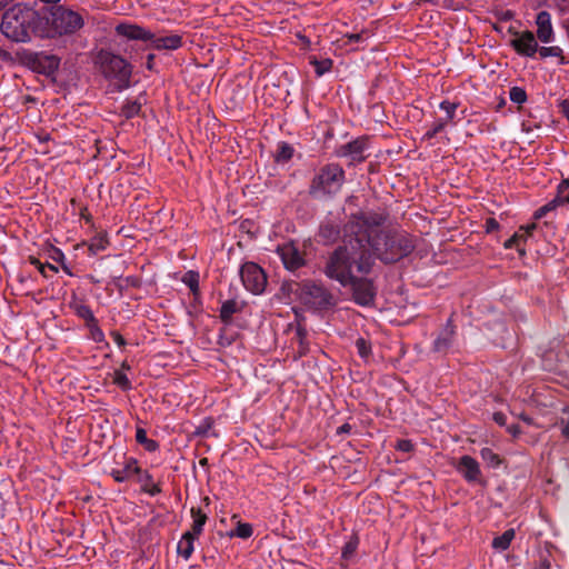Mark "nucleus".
<instances>
[{"label":"nucleus","instance_id":"32","mask_svg":"<svg viewBox=\"0 0 569 569\" xmlns=\"http://www.w3.org/2000/svg\"><path fill=\"white\" fill-rule=\"evenodd\" d=\"M252 533H253V528L250 523L238 521L234 530H232L229 533V536L238 537L241 539H248L252 536Z\"/></svg>","mask_w":569,"mask_h":569},{"label":"nucleus","instance_id":"20","mask_svg":"<svg viewBox=\"0 0 569 569\" xmlns=\"http://www.w3.org/2000/svg\"><path fill=\"white\" fill-rule=\"evenodd\" d=\"M340 226L333 220H327L320 226L319 236L325 242L331 243L340 237Z\"/></svg>","mask_w":569,"mask_h":569},{"label":"nucleus","instance_id":"33","mask_svg":"<svg viewBox=\"0 0 569 569\" xmlns=\"http://www.w3.org/2000/svg\"><path fill=\"white\" fill-rule=\"evenodd\" d=\"M538 52L541 59H546L548 57H557L560 58V63H566L565 58L562 56V49L558 46L552 47H538Z\"/></svg>","mask_w":569,"mask_h":569},{"label":"nucleus","instance_id":"21","mask_svg":"<svg viewBox=\"0 0 569 569\" xmlns=\"http://www.w3.org/2000/svg\"><path fill=\"white\" fill-rule=\"evenodd\" d=\"M198 537H196L190 531L184 532L177 546L178 555L188 560L193 553V542Z\"/></svg>","mask_w":569,"mask_h":569},{"label":"nucleus","instance_id":"23","mask_svg":"<svg viewBox=\"0 0 569 569\" xmlns=\"http://www.w3.org/2000/svg\"><path fill=\"white\" fill-rule=\"evenodd\" d=\"M70 308L73 310L76 316L83 319L86 321V326L90 322H93L97 318L94 317L90 307L86 303H82L78 300H72L70 302Z\"/></svg>","mask_w":569,"mask_h":569},{"label":"nucleus","instance_id":"31","mask_svg":"<svg viewBox=\"0 0 569 569\" xmlns=\"http://www.w3.org/2000/svg\"><path fill=\"white\" fill-rule=\"evenodd\" d=\"M310 64L313 66L317 77H321L331 70L333 62L329 58L318 60L316 57H312L310 58Z\"/></svg>","mask_w":569,"mask_h":569},{"label":"nucleus","instance_id":"3","mask_svg":"<svg viewBox=\"0 0 569 569\" xmlns=\"http://www.w3.org/2000/svg\"><path fill=\"white\" fill-rule=\"evenodd\" d=\"M117 36L128 40L149 42V48L153 50H177L182 47V36L178 33L169 36H156L149 29L136 23L122 22L116 26Z\"/></svg>","mask_w":569,"mask_h":569},{"label":"nucleus","instance_id":"18","mask_svg":"<svg viewBox=\"0 0 569 569\" xmlns=\"http://www.w3.org/2000/svg\"><path fill=\"white\" fill-rule=\"evenodd\" d=\"M141 472L138 461L134 458H127L122 469H112L110 475L117 482H124L133 475Z\"/></svg>","mask_w":569,"mask_h":569},{"label":"nucleus","instance_id":"26","mask_svg":"<svg viewBox=\"0 0 569 569\" xmlns=\"http://www.w3.org/2000/svg\"><path fill=\"white\" fill-rule=\"evenodd\" d=\"M295 149L288 142L281 141L278 143L274 160L278 163H284L291 160L293 157Z\"/></svg>","mask_w":569,"mask_h":569},{"label":"nucleus","instance_id":"57","mask_svg":"<svg viewBox=\"0 0 569 569\" xmlns=\"http://www.w3.org/2000/svg\"><path fill=\"white\" fill-rule=\"evenodd\" d=\"M513 18V12L510 11V10H506L501 13L500 16V19L501 20H505V21H508V20H511Z\"/></svg>","mask_w":569,"mask_h":569},{"label":"nucleus","instance_id":"27","mask_svg":"<svg viewBox=\"0 0 569 569\" xmlns=\"http://www.w3.org/2000/svg\"><path fill=\"white\" fill-rule=\"evenodd\" d=\"M136 441L149 452H154L159 448V443L156 440L147 437V431L143 428H137Z\"/></svg>","mask_w":569,"mask_h":569},{"label":"nucleus","instance_id":"51","mask_svg":"<svg viewBox=\"0 0 569 569\" xmlns=\"http://www.w3.org/2000/svg\"><path fill=\"white\" fill-rule=\"evenodd\" d=\"M493 420H495L498 425H500V426H505V425H506V422H507V417H506V415H505V413H502V412H495V413H493Z\"/></svg>","mask_w":569,"mask_h":569},{"label":"nucleus","instance_id":"44","mask_svg":"<svg viewBox=\"0 0 569 569\" xmlns=\"http://www.w3.org/2000/svg\"><path fill=\"white\" fill-rule=\"evenodd\" d=\"M356 347L360 357L366 358L371 352L370 343L363 338H359L356 341Z\"/></svg>","mask_w":569,"mask_h":569},{"label":"nucleus","instance_id":"34","mask_svg":"<svg viewBox=\"0 0 569 569\" xmlns=\"http://www.w3.org/2000/svg\"><path fill=\"white\" fill-rule=\"evenodd\" d=\"M480 457L492 468H497L501 463L499 456L490 448H482L480 450Z\"/></svg>","mask_w":569,"mask_h":569},{"label":"nucleus","instance_id":"35","mask_svg":"<svg viewBox=\"0 0 569 569\" xmlns=\"http://www.w3.org/2000/svg\"><path fill=\"white\" fill-rule=\"evenodd\" d=\"M41 64L48 74H52L59 69L60 58L57 56H44Z\"/></svg>","mask_w":569,"mask_h":569},{"label":"nucleus","instance_id":"42","mask_svg":"<svg viewBox=\"0 0 569 569\" xmlns=\"http://www.w3.org/2000/svg\"><path fill=\"white\" fill-rule=\"evenodd\" d=\"M114 383L120 387L122 390H129L131 389V382L126 373L118 370L114 372Z\"/></svg>","mask_w":569,"mask_h":569},{"label":"nucleus","instance_id":"41","mask_svg":"<svg viewBox=\"0 0 569 569\" xmlns=\"http://www.w3.org/2000/svg\"><path fill=\"white\" fill-rule=\"evenodd\" d=\"M561 203L559 202L558 198L556 197L553 200L549 201L545 206L540 207L533 214L535 219H541L545 217L549 211L555 210L558 206Z\"/></svg>","mask_w":569,"mask_h":569},{"label":"nucleus","instance_id":"7","mask_svg":"<svg viewBox=\"0 0 569 569\" xmlns=\"http://www.w3.org/2000/svg\"><path fill=\"white\" fill-rule=\"evenodd\" d=\"M98 61L104 78L117 80L120 83V88L129 87L132 67L124 58L110 51L101 50Z\"/></svg>","mask_w":569,"mask_h":569},{"label":"nucleus","instance_id":"40","mask_svg":"<svg viewBox=\"0 0 569 569\" xmlns=\"http://www.w3.org/2000/svg\"><path fill=\"white\" fill-rule=\"evenodd\" d=\"M358 538L357 537H353L351 538L349 541H347L342 548V551H341V556L343 559H350L353 553L356 552L357 548H358Z\"/></svg>","mask_w":569,"mask_h":569},{"label":"nucleus","instance_id":"1","mask_svg":"<svg viewBox=\"0 0 569 569\" xmlns=\"http://www.w3.org/2000/svg\"><path fill=\"white\" fill-rule=\"evenodd\" d=\"M386 217L377 212L352 214L347 230L361 237L365 248H369L375 261L389 264L408 257L416 248L415 238L400 230H381Z\"/></svg>","mask_w":569,"mask_h":569},{"label":"nucleus","instance_id":"36","mask_svg":"<svg viewBox=\"0 0 569 569\" xmlns=\"http://www.w3.org/2000/svg\"><path fill=\"white\" fill-rule=\"evenodd\" d=\"M525 241V234L520 232H516L511 238H509L505 242V248L511 249L516 248L520 253H525V249L520 247V244Z\"/></svg>","mask_w":569,"mask_h":569},{"label":"nucleus","instance_id":"55","mask_svg":"<svg viewBox=\"0 0 569 569\" xmlns=\"http://www.w3.org/2000/svg\"><path fill=\"white\" fill-rule=\"evenodd\" d=\"M52 259L62 262L64 259V253L60 249H54V256H52Z\"/></svg>","mask_w":569,"mask_h":569},{"label":"nucleus","instance_id":"60","mask_svg":"<svg viewBox=\"0 0 569 569\" xmlns=\"http://www.w3.org/2000/svg\"><path fill=\"white\" fill-rule=\"evenodd\" d=\"M537 569H550V563H549V561L545 559L543 561H541V562L538 565Z\"/></svg>","mask_w":569,"mask_h":569},{"label":"nucleus","instance_id":"62","mask_svg":"<svg viewBox=\"0 0 569 569\" xmlns=\"http://www.w3.org/2000/svg\"><path fill=\"white\" fill-rule=\"evenodd\" d=\"M41 2L43 3H50V4H56V6H59L58 3L61 1V0H40Z\"/></svg>","mask_w":569,"mask_h":569},{"label":"nucleus","instance_id":"29","mask_svg":"<svg viewBox=\"0 0 569 569\" xmlns=\"http://www.w3.org/2000/svg\"><path fill=\"white\" fill-rule=\"evenodd\" d=\"M142 103L136 99V100H126V102L121 107V113L127 118H133L139 114L141 110Z\"/></svg>","mask_w":569,"mask_h":569},{"label":"nucleus","instance_id":"37","mask_svg":"<svg viewBox=\"0 0 569 569\" xmlns=\"http://www.w3.org/2000/svg\"><path fill=\"white\" fill-rule=\"evenodd\" d=\"M509 98L517 104H522L527 101V92L521 87H512L509 91Z\"/></svg>","mask_w":569,"mask_h":569},{"label":"nucleus","instance_id":"63","mask_svg":"<svg viewBox=\"0 0 569 569\" xmlns=\"http://www.w3.org/2000/svg\"><path fill=\"white\" fill-rule=\"evenodd\" d=\"M47 268L50 269L53 272H58V268L51 263H46Z\"/></svg>","mask_w":569,"mask_h":569},{"label":"nucleus","instance_id":"45","mask_svg":"<svg viewBox=\"0 0 569 569\" xmlns=\"http://www.w3.org/2000/svg\"><path fill=\"white\" fill-rule=\"evenodd\" d=\"M296 336H297V338L299 340V343H300V347L302 349L301 353H305L306 352L305 340H306V337H307V330L303 327L299 326L297 328Z\"/></svg>","mask_w":569,"mask_h":569},{"label":"nucleus","instance_id":"64","mask_svg":"<svg viewBox=\"0 0 569 569\" xmlns=\"http://www.w3.org/2000/svg\"><path fill=\"white\" fill-rule=\"evenodd\" d=\"M121 369H122V370H130V366H129V363H128L127 361H123V362L121 363Z\"/></svg>","mask_w":569,"mask_h":569},{"label":"nucleus","instance_id":"53","mask_svg":"<svg viewBox=\"0 0 569 569\" xmlns=\"http://www.w3.org/2000/svg\"><path fill=\"white\" fill-rule=\"evenodd\" d=\"M561 111L569 121V99L561 102Z\"/></svg>","mask_w":569,"mask_h":569},{"label":"nucleus","instance_id":"30","mask_svg":"<svg viewBox=\"0 0 569 569\" xmlns=\"http://www.w3.org/2000/svg\"><path fill=\"white\" fill-rule=\"evenodd\" d=\"M182 282L190 289L193 296L199 295V273L190 270L182 277Z\"/></svg>","mask_w":569,"mask_h":569},{"label":"nucleus","instance_id":"43","mask_svg":"<svg viewBox=\"0 0 569 569\" xmlns=\"http://www.w3.org/2000/svg\"><path fill=\"white\" fill-rule=\"evenodd\" d=\"M562 417L560 419L561 435L569 440V408L566 407L562 410Z\"/></svg>","mask_w":569,"mask_h":569},{"label":"nucleus","instance_id":"59","mask_svg":"<svg viewBox=\"0 0 569 569\" xmlns=\"http://www.w3.org/2000/svg\"><path fill=\"white\" fill-rule=\"evenodd\" d=\"M81 217L87 221L89 222L90 219H91V216L90 213L88 212V209L87 208H83L82 211H81Z\"/></svg>","mask_w":569,"mask_h":569},{"label":"nucleus","instance_id":"50","mask_svg":"<svg viewBox=\"0 0 569 569\" xmlns=\"http://www.w3.org/2000/svg\"><path fill=\"white\" fill-rule=\"evenodd\" d=\"M111 337L119 347H123L126 345L124 338L118 331H112Z\"/></svg>","mask_w":569,"mask_h":569},{"label":"nucleus","instance_id":"24","mask_svg":"<svg viewBox=\"0 0 569 569\" xmlns=\"http://www.w3.org/2000/svg\"><path fill=\"white\" fill-rule=\"evenodd\" d=\"M191 517H192V531L196 537H199L203 531V526L207 522V515L200 509L192 507L191 510Z\"/></svg>","mask_w":569,"mask_h":569},{"label":"nucleus","instance_id":"11","mask_svg":"<svg viewBox=\"0 0 569 569\" xmlns=\"http://www.w3.org/2000/svg\"><path fill=\"white\" fill-rule=\"evenodd\" d=\"M369 148L368 138L360 137L336 148L338 158H349L350 164H358L366 161V150Z\"/></svg>","mask_w":569,"mask_h":569},{"label":"nucleus","instance_id":"48","mask_svg":"<svg viewBox=\"0 0 569 569\" xmlns=\"http://www.w3.org/2000/svg\"><path fill=\"white\" fill-rule=\"evenodd\" d=\"M537 228V224L536 223H530V224H527V226H522L520 227L519 231L520 233L525 234V241L527 240V238L529 236L532 234L533 230Z\"/></svg>","mask_w":569,"mask_h":569},{"label":"nucleus","instance_id":"52","mask_svg":"<svg viewBox=\"0 0 569 569\" xmlns=\"http://www.w3.org/2000/svg\"><path fill=\"white\" fill-rule=\"evenodd\" d=\"M154 58L156 56L153 53H149L147 56V61H146V68L148 70H153V67H154Z\"/></svg>","mask_w":569,"mask_h":569},{"label":"nucleus","instance_id":"22","mask_svg":"<svg viewBox=\"0 0 569 569\" xmlns=\"http://www.w3.org/2000/svg\"><path fill=\"white\" fill-rule=\"evenodd\" d=\"M138 476V481L141 483V489L143 492L152 497L161 492L160 486L153 481L151 473H149L147 470H141Z\"/></svg>","mask_w":569,"mask_h":569},{"label":"nucleus","instance_id":"5","mask_svg":"<svg viewBox=\"0 0 569 569\" xmlns=\"http://www.w3.org/2000/svg\"><path fill=\"white\" fill-rule=\"evenodd\" d=\"M346 181L343 168L336 162L322 166L315 174L309 187V193L313 197H333L342 188Z\"/></svg>","mask_w":569,"mask_h":569},{"label":"nucleus","instance_id":"10","mask_svg":"<svg viewBox=\"0 0 569 569\" xmlns=\"http://www.w3.org/2000/svg\"><path fill=\"white\" fill-rule=\"evenodd\" d=\"M348 287L351 288L352 298L357 305L370 306L373 303L377 289L372 279L357 273Z\"/></svg>","mask_w":569,"mask_h":569},{"label":"nucleus","instance_id":"28","mask_svg":"<svg viewBox=\"0 0 569 569\" xmlns=\"http://www.w3.org/2000/svg\"><path fill=\"white\" fill-rule=\"evenodd\" d=\"M108 246H109V240H108L107 234L99 233L91 239V241L89 243V251L92 254H97L101 251H104Z\"/></svg>","mask_w":569,"mask_h":569},{"label":"nucleus","instance_id":"12","mask_svg":"<svg viewBox=\"0 0 569 569\" xmlns=\"http://www.w3.org/2000/svg\"><path fill=\"white\" fill-rule=\"evenodd\" d=\"M510 46L515 51L522 57L533 58L538 52V42L532 31L526 30L522 32L515 31Z\"/></svg>","mask_w":569,"mask_h":569},{"label":"nucleus","instance_id":"38","mask_svg":"<svg viewBox=\"0 0 569 569\" xmlns=\"http://www.w3.org/2000/svg\"><path fill=\"white\" fill-rule=\"evenodd\" d=\"M87 328L89 329L90 338L94 342L99 343V342L104 341V333L101 330V328L99 327V323H98L97 319L93 322H90L89 325H87Z\"/></svg>","mask_w":569,"mask_h":569},{"label":"nucleus","instance_id":"8","mask_svg":"<svg viewBox=\"0 0 569 569\" xmlns=\"http://www.w3.org/2000/svg\"><path fill=\"white\" fill-rule=\"evenodd\" d=\"M301 302L311 310L322 311L335 306L332 293L322 284L306 281L300 288Z\"/></svg>","mask_w":569,"mask_h":569},{"label":"nucleus","instance_id":"56","mask_svg":"<svg viewBox=\"0 0 569 569\" xmlns=\"http://www.w3.org/2000/svg\"><path fill=\"white\" fill-rule=\"evenodd\" d=\"M508 431L516 437L520 433V427L519 425H511L508 427Z\"/></svg>","mask_w":569,"mask_h":569},{"label":"nucleus","instance_id":"54","mask_svg":"<svg viewBox=\"0 0 569 569\" xmlns=\"http://www.w3.org/2000/svg\"><path fill=\"white\" fill-rule=\"evenodd\" d=\"M350 43L359 42L362 40V33H351L347 36Z\"/></svg>","mask_w":569,"mask_h":569},{"label":"nucleus","instance_id":"25","mask_svg":"<svg viewBox=\"0 0 569 569\" xmlns=\"http://www.w3.org/2000/svg\"><path fill=\"white\" fill-rule=\"evenodd\" d=\"M515 535V529L506 530L501 536L493 538L491 543L492 548L501 551L507 550L510 547V543L513 540Z\"/></svg>","mask_w":569,"mask_h":569},{"label":"nucleus","instance_id":"9","mask_svg":"<svg viewBox=\"0 0 569 569\" xmlns=\"http://www.w3.org/2000/svg\"><path fill=\"white\" fill-rule=\"evenodd\" d=\"M240 278L243 287L252 295H261L267 286V274L256 262L248 261L240 268Z\"/></svg>","mask_w":569,"mask_h":569},{"label":"nucleus","instance_id":"61","mask_svg":"<svg viewBox=\"0 0 569 569\" xmlns=\"http://www.w3.org/2000/svg\"><path fill=\"white\" fill-rule=\"evenodd\" d=\"M13 0H0V10L6 8L9 3H11Z\"/></svg>","mask_w":569,"mask_h":569},{"label":"nucleus","instance_id":"13","mask_svg":"<svg viewBox=\"0 0 569 569\" xmlns=\"http://www.w3.org/2000/svg\"><path fill=\"white\" fill-rule=\"evenodd\" d=\"M458 107H459V103H457V102H451L448 100H443L442 102H440L439 108L446 112V117L437 119L432 123L431 128L423 134V139L430 140V139L435 138L438 133H440L441 131L445 130V128L448 123L456 124L453 119L456 117Z\"/></svg>","mask_w":569,"mask_h":569},{"label":"nucleus","instance_id":"14","mask_svg":"<svg viewBox=\"0 0 569 569\" xmlns=\"http://www.w3.org/2000/svg\"><path fill=\"white\" fill-rule=\"evenodd\" d=\"M277 252L286 269L290 271H295L306 263L302 253L293 243H286L278 247Z\"/></svg>","mask_w":569,"mask_h":569},{"label":"nucleus","instance_id":"46","mask_svg":"<svg viewBox=\"0 0 569 569\" xmlns=\"http://www.w3.org/2000/svg\"><path fill=\"white\" fill-rule=\"evenodd\" d=\"M396 448L403 452H410L413 449V445L410 440L401 439L397 441Z\"/></svg>","mask_w":569,"mask_h":569},{"label":"nucleus","instance_id":"19","mask_svg":"<svg viewBox=\"0 0 569 569\" xmlns=\"http://www.w3.org/2000/svg\"><path fill=\"white\" fill-rule=\"evenodd\" d=\"M244 302L238 299H228L221 303L219 317L222 322L230 323L233 315L243 310Z\"/></svg>","mask_w":569,"mask_h":569},{"label":"nucleus","instance_id":"47","mask_svg":"<svg viewBox=\"0 0 569 569\" xmlns=\"http://www.w3.org/2000/svg\"><path fill=\"white\" fill-rule=\"evenodd\" d=\"M486 231L488 233H491L493 231H497L499 229V223L495 218H488L485 223Z\"/></svg>","mask_w":569,"mask_h":569},{"label":"nucleus","instance_id":"4","mask_svg":"<svg viewBox=\"0 0 569 569\" xmlns=\"http://www.w3.org/2000/svg\"><path fill=\"white\" fill-rule=\"evenodd\" d=\"M34 22V12L31 9L16 4L2 16L0 26L2 34L14 42H27Z\"/></svg>","mask_w":569,"mask_h":569},{"label":"nucleus","instance_id":"15","mask_svg":"<svg viewBox=\"0 0 569 569\" xmlns=\"http://www.w3.org/2000/svg\"><path fill=\"white\" fill-rule=\"evenodd\" d=\"M458 472L468 482H480L481 470L478 461L471 456L465 455L459 459L457 466Z\"/></svg>","mask_w":569,"mask_h":569},{"label":"nucleus","instance_id":"16","mask_svg":"<svg viewBox=\"0 0 569 569\" xmlns=\"http://www.w3.org/2000/svg\"><path fill=\"white\" fill-rule=\"evenodd\" d=\"M455 336L456 327L452 325L451 319H448L446 326L442 328L438 337L435 339L432 350L439 353L448 352L453 346Z\"/></svg>","mask_w":569,"mask_h":569},{"label":"nucleus","instance_id":"2","mask_svg":"<svg viewBox=\"0 0 569 569\" xmlns=\"http://www.w3.org/2000/svg\"><path fill=\"white\" fill-rule=\"evenodd\" d=\"M375 267V257L369 248H365L361 237L342 229V244L329 253L323 267V273L342 287L349 286L358 273L368 276Z\"/></svg>","mask_w":569,"mask_h":569},{"label":"nucleus","instance_id":"6","mask_svg":"<svg viewBox=\"0 0 569 569\" xmlns=\"http://www.w3.org/2000/svg\"><path fill=\"white\" fill-rule=\"evenodd\" d=\"M48 24L54 36H72L84 26L83 17L64 6L50 9Z\"/></svg>","mask_w":569,"mask_h":569},{"label":"nucleus","instance_id":"39","mask_svg":"<svg viewBox=\"0 0 569 569\" xmlns=\"http://www.w3.org/2000/svg\"><path fill=\"white\" fill-rule=\"evenodd\" d=\"M557 198L561 204L569 203V179H565L559 183Z\"/></svg>","mask_w":569,"mask_h":569},{"label":"nucleus","instance_id":"17","mask_svg":"<svg viewBox=\"0 0 569 569\" xmlns=\"http://www.w3.org/2000/svg\"><path fill=\"white\" fill-rule=\"evenodd\" d=\"M537 38L542 43H551L555 40V31L551 22V16L548 11H540L536 17Z\"/></svg>","mask_w":569,"mask_h":569},{"label":"nucleus","instance_id":"49","mask_svg":"<svg viewBox=\"0 0 569 569\" xmlns=\"http://www.w3.org/2000/svg\"><path fill=\"white\" fill-rule=\"evenodd\" d=\"M30 262L39 270V272L43 277H47V273H46L47 266L44 263L40 262L37 258H31Z\"/></svg>","mask_w":569,"mask_h":569},{"label":"nucleus","instance_id":"58","mask_svg":"<svg viewBox=\"0 0 569 569\" xmlns=\"http://www.w3.org/2000/svg\"><path fill=\"white\" fill-rule=\"evenodd\" d=\"M351 429L350 425L349 423H345L342 425L339 429H338V432L339 433H347L349 432Z\"/></svg>","mask_w":569,"mask_h":569}]
</instances>
